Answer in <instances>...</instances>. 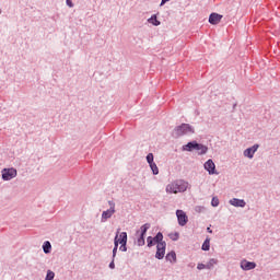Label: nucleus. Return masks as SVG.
Returning a JSON list of instances; mask_svg holds the SVG:
<instances>
[{"instance_id":"14","label":"nucleus","mask_w":280,"mask_h":280,"mask_svg":"<svg viewBox=\"0 0 280 280\" xmlns=\"http://www.w3.org/2000/svg\"><path fill=\"white\" fill-rule=\"evenodd\" d=\"M222 21V15L218 14V13H212L209 16V23L211 25H218V23H220Z\"/></svg>"},{"instance_id":"31","label":"nucleus","mask_w":280,"mask_h":280,"mask_svg":"<svg viewBox=\"0 0 280 280\" xmlns=\"http://www.w3.org/2000/svg\"><path fill=\"white\" fill-rule=\"evenodd\" d=\"M167 1H170V0H162L160 5H165V3H167Z\"/></svg>"},{"instance_id":"26","label":"nucleus","mask_w":280,"mask_h":280,"mask_svg":"<svg viewBox=\"0 0 280 280\" xmlns=\"http://www.w3.org/2000/svg\"><path fill=\"white\" fill-rule=\"evenodd\" d=\"M68 8H73V2L71 0H66Z\"/></svg>"},{"instance_id":"1","label":"nucleus","mask_w":280,"mask_h":280,"mask_svg":"<svg viewBox=\"0 0 280 280\" xmlns=\"http://www.w3.org/2000/svg\"><path fill=\"white\" fill-rule=\"evenodd\" d=\"M187 191V184L183 180L172 182L166 186V194H183Z\"/></svg>"},{"instance_id":"3","label":"nucleus","mask_w":280,"mask_h":280,"mask_svg":"<svg viewBox=\"0 0 280 280\" xmlns=\"http://www.w3.org/2000/svg\"><path fill=\"white\" fill-rule=\"evenodd\" d=\"M128 244V233L126 232H119V229L117 230L115 240H114V245L115 246H126Z\"/></svg>"},{"instance_id":"11","label":"nucleus","mask_w":280,"mask_h":280,"mask_svg":"<svg viewBox=\"0 0 280 280\" xmlns=\"http://www.w3.org/2000/svg\"><path fill=\"white\" fill-rule=\"evenodd\" d=\"M176 215H177L179 226H185V224H187V222L189 221V219L187 218V214L183 210H177Z\"/></svg>"},{"instance_id":"4","label":"nucleus","mask_w":280,"mask_h":280,"mask_svg":"<svg viewBox=\"0 0 280 280\" xmlns=\"http://www.w3.org/2000/svg\"><path fill=\"white\" fill-rule=\"evenodd\" d=\"M148 246H165V242H163V233L159 232L154 237L149 236L147 238Z\"/></svg>"},{"instance_id":"29","label":"nucleus","mask_w":280,"mask_h":280,"mask_svg":"<svg viewBox=\"0 0 280 280\" xmlns=\"http://www.w3.org/2000/svg\"><path fill=\"white\" fill-rule=\"evenodd\" d=\"M209 238H207L205 242H203V244H202V246H209Z\"/></svg>"},{"instance_id":"25","label":"nucleus","mask_w":280,"mask_h":280,"mask_svg":"<svg viewBox=\"0 0 280 280\" xmlns=\"http://www.w3.org/2000/svg\"><path fill=\"white\" fill-rule=\"evenodd\" d=\"M110 270H115V259L109 262Z\"/></svg>"},{"instance_id":"22","label":"nucleus","mask_w":280,"mask_h":280,"mask_svg":"<svg viewBox=\"0 0 280 280\" xmlns=\"http://www.w3.org/2000/svg\"><path fill=\"white\" fill-rule=\"evenodd\" d=\"M147 162L149 163V165L152 164V163H154V154L149 153V154L147 155Z\"/></svg>"},{"instance_id":"33","label":"nucleus","mask_w":280,"mask_h":280,"mask_svg":"<svg viewBox=\"0 0 280 280\" xmlns=\"http://www.w3.org/2000/svg\"><path fill=\"white\" fill-rule=\"evenodd\" d=\"M208 233H213V231H211V228L207 229Z\"/></svg>"},{"instance_id":"8","label":"nucleus","mask_w":280,"mask_h":280,"mask_svg":"<svg viewBox=\"0 0 280 280\" xmlns=\"http://www.w3.org/2000/svg\"><path fill=\"white\" fill-rule=\"evenodd\" d=\"M2 178L3 180H12V178H16V168H3Z\"/></svg>"},{"instance_id":"21","label":"nucleus","mask_w":280,"mask_h":280,"mask_svg":"<svg viewBox=\"0 0 280 280\" xmlns=\"http://www.w3.org/2000/svg\"><path fill=\"white\" fill-rule=\"evenodd\" d=\"M168 237H170V240H172L173 242H176V241L178 240V237H179V234H178V232L170 233V234H168Z\"/></svg>"},{"instance_id":"19","label":"nucleus","mask_w":280,"mask_h":280,"mask_svg":"<svg viewBox=\"0 0 280 280\" xmlns=\"http://www.w3.org/2000/svg\"><path fill=\"white\" fill-rule=\"evenodd\" d=\"M56 278V273L51 270H47L45 280H54Z\"/></svg>"},{"instance_id":"7","label":"nucleus","mask_w":280,"mask_h":280,"mask_svg":"<svg viewBox=\"0 0 280 280\" xmlns=\"http://www.w3.org/2000/svg\"><path fill=\"white\" fill-rule=\"evenodd\" d=\"M218 265V259L211 258L207 264L198 262L197 270H213Z\"/></svg>"},{"instance_id":"20","label":"nucleus","mask_w":280,"mask_h":280,"mask_svg":"<svg viewBox=\"0 0 280 280\" xmlns=\"http://www.w3.org/2000/svg\"><path fill=\"white\" fill-rule=\"evenodd\" d=\"M151 170H152V173L156 176V174H159V166H156V163H151L149 164Z\"/></svg>"},{"instance_id":"18","label":"nucleus","mask_w":280,"mask_h":280,"mask_svg":"<svg viewBox=\"0 0 280 280\" xmlns=\"http://www.w3.org/2000/svg\"><path fill=\"white\" fill-rule=\"evenodd\" d=\"M148 21H149V23H151L152 25H155V26L161 25V22H159V20L156 19V15H152Z\"/></svg>"},{"instance_id":"28","label":"nucleus","mask_w":280,"mask_h":280,"mask_svg":"<svg viewBox=\"0 0 280 280\" xmlns=\"http://www.w3.org/2000/svg\"><path fill=\"white\" fill-rule=\"evenodd\" d=\"M119 250H121V253H126V250H128V247L127 246H120Z\"/></svg>"},{"instance_id":"6","label":"nucleus","mask_w":280,"mask_h":280,"mask_svg":"<svg viewBox=\"0 0 280 280\" xmlns=\"http://www.w3.org/2000/svg\"><path fill=\"white\" fill-rule=\"evenodd\" d=\"M194 129L187 124H183L175 129V137H183V135H191Z\"/></svg>"},{"instance_id":"9","label":"nucleus","mask_w":280,"mask_h":280,"mask_svg":"<svg viewBox=\"0 0 280 280\" xmlns=\"http://www.w3.org/2000/svg\"><path fill=\"white\" fill-rule=\"evenodd\" d=\"M240 266L243 270H255L257 268V264L255 261H248L246 259L241 260Z\"/></svg>"},{"instance_id":"15","label":"nucleus","mask_w":280,"mask_h":280,"mask_svg":"<svg viewBox=\"0 0 280 280\" xmlns=\"http://www.w3.org/2000/svg\"><path fill=\"white\" fill-rule=\"evenodd\" d=\"M230 205H232V207H246V201H244V199H237V198H233L230 200Z\"/></svg>"},{"instance_id":"13","label":"nucleus","mask_w":280,"mask_h":280,"mask_svg":"<svg viewBox=\"0 0 280 280\" xmlns=\"http://www.w3.org/2000/svg\"><path fill=\"white\" fill-rule=\"evenodd\" d=\"M205 170L208 172V174H215V163H213V160H208L205 163Z\"/></svg>"},{"instance_id":"12","label":"nucleus","mask_w":280,"mask_h":280,"mask_svg":"<svg viewBox=\"0 0 280 280\" xmlns=\"http://www.w3.org/2000/svg\"><path fill=\"white\" fill-rule=\"evenodd\" d=\"M257 150H259V144H254L253 147H250L244 151V156H247V159H253V156H255V152H257Z\"/></svg>"},{"instance_id":"10","label":"nucleus","mask_w":280,"mask_h":280,"mask_svg":"<svg viewBox=\"0 0 280 280\" xmlns=\"http://www.w3.org/2000/svg\"><path fill=\"white\" fill-rule=\"evenodd\" d=\"M110 205V209L103 211L102 213V222H106V220L113 218V215L115 214V203L109 202Z\"/></svg>"},{"instance_id":"27","label":"nucleus","mask_w":280,"mask_h":280,"mask_svg":"<svg viewBox=\"0 0 280 280\" xmlns=\"http://www.w3.org/2000/svg\"><path fill=\"white\" fill-rule=\"evenodd\" d=\"M115 257H117V246H115L113 249V258L115 259Z\"/></svg>"},{"instance_id":"5","label":"nucleus","mask_w":280,"mask_h":280,"mask_svg":"<svg viewBox=\"0 0 280 280\" xmlns=\"http://www.w3.org/2000/svg\"><path fill=\"white\" fill-rule=\"evenodd\" d=\"M150 229V223L143 224L140 230L137 232L139 235V238L137 241L138 246H144L145 245V233H148V230Z\"/></svg>"},{"instance_id":"16","label":"nucleus","mask_w":280,"mask_h":280,"mask_svg":"<svg viewBox=\"0 0 280 280\" xmlns=\"http://www.w3.org/2000/svg\"><path fill=\"white\" fill-rule=\"evenodd\" d=\"M165 259L172 265L176 264L177 261L176 252H170L168 254H166Z\"/></svg>"},{"instance_id":"23","label":"nucleus","mask_w":280,"mask_h":280,"mask_svg":"<svg viewBox=\"0 0 280 280\" xmlns=\"http://www.w3.org/2000/svg\"><path fill=\"white\" fill-rule=\"evenodd\" d=\"M211 205H212V207H218V205H220V199H218V197H213Z\"/></svg>"},{"instance_id":"24","label":"nucleus","mask_w":280,"mask_h":280,"mask_svg":"<svg viewBox=\"0 0 280 280\" xmlns=\"http://www.w3.org/2000/svg\"><path fill=\"white\" fill-rule=\"evenodd\" d=\"M43 250L46 255H48V253H51V246H43Z\"/></svg>"},{"instance_id":"30","label":"nucleus","mask_w":280,"mask_h":280,"mask_svg":"<svg viewBox=\"0 0 280 280\" xmlns=\"http://www.w3.org/2000/svg\"><path fill=\"white\" fill-rule=\"evenodd\" d=\"M43 246H51V243L49 241L44 242Z\"/></svg>"},{"instance_id":"17","label":"nucleus","mask_w":280,"mask_h":280,"mask_svg":"<svg viewBox=\"0 0 280 280\" xmlns=\"http://www.w3.org/2000/svg\"><path fill=\"white\" fill-rule=\"evenodd\" d=\"M163 257H165V246H162V247L158 246V249H156V253H155V258L156 259H163Z\"/></svg>"},{"instance_id":"2","label":"nucleus","mask_w":280,"mask_h":280,"mask_svg":"<svg viewBox=\"0 0 280 280\" xmlns=\"http://www.w3.org/2000/svg\"><path fill=\"white\" fill-rule=\"evenodd\" d=\"M183 150H185L186 152H191L192 150H197L198 154L202 155V154H207L209 148L207 145L192 141L184 145Z\"/></svg>"},{"instance_id":"32","label":"nucleus","mask_w":280,"mask_h":280,"mask_svg":"<svg viewBox=\"0 0 280 280\" xmlns=\"http://www.w3.org/2000/svg\"><path fill=\"white\" fill-rule=\"evenodd\" d=\"M209 248H210L209 246H202L201 247L202 250H209Z\"/></svg>"}]
</instances>
